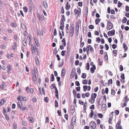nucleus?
<instances>
[{
    "instance_id": "obj_25",
    "label": "nucleus",
    "mask_w": 129,
    "mask_h": 129,
    "mask_svg": "<svg viewBox=\"0 0 129 129\" xmlns=\"http://www.w3.org/2000/svg\"><path fill=\"white\" fill-rule=\"evenodd\" d=\"M70 36L71 37H72L74 34V30L70 29Z\"/></svg>"
},
{
    "instance_id": "obj_41",
    "label": "nucleus",
    "mask_w": 129,
    "mask_h": 129,
    "mask_svg": "<svg viewBox=\"0 0 129 129\" xmlns=\"http://www.w3.org/2000/svg\"><path fill=\"white\" fill-rule=\"evenodd\" d=\"M5 101L4 99H2L0 102V106H1L3 105Z\"/></svg>"
},
{
    "instance_id": "obj_42",
    "label": "nucleus",
    "mask_w": 129,
    "mask_h": 129,
    "mask_svg": "<svg viewBox=\"0 0 129 129\" xmlns=\"http://www.w3.org/2000/svg\"><path fill=\"white\" fill-rule=\"evenodd\" d=\"M105 59L107 60H108V57L107 56V52H106L105 53Z\"/></svg>"
},
{
    "instance_id": "obj_57",
    "label": "nucleus",
    "mask_w": 129,
    "mask_h": 129,
    "mask_svg": "<svg viewBox=\"0 0 129 129\" xmlns=\"http://www.w3.org/2000/svg\"><path fill=\"white\" fill-rule=\"evenodd\" d=\"M55 94H58V91L57 89V88L56 87H55Z\"/></svg>"
},
{
    "instance_id": "obj_24",
    "label": "nucleus",
    "mask_w": 129,
    "mask_h": 129,
    "mask_svg": "<svg viewBox=\"0 0 129 129\" xmlns=\"http://www.w3.org/2000/svg\"><path fill=\"white\" fill-rule=\"evenodd\" d=\"M51 81H53L54 80V77L53 74H52L51 75Z\"/></svg>"
},
{
    "instance_id": "obj_7",
    "label": "nucleus",
    "mask_w": 129,
    "mask_h": 129,
    "mask_svg": "<svg viewBox=\"0 0 129 129\" xmlns=\"http://www.w3.org/2000/svg\"><path fill=\"white\" fill-rule=\"evenodd\" d=\"M22 41L23 45L24 46H26L27 45V42H26V38L25 37H23Z\"/></svg>"
},
{
    "instance_id": "obj_31",
    "label": "nucleus",
    "mask_w": 129,
    "mask_h": 129,
    "mask_svg": "<svg viewBox=\"0 0 129 129\" xmlns=\"http://www.w3.org/2000/svg\"><path fill=\"white\" fill-rule=\"evenodd\" d=\"M86 74L85 73H83L81 75V77L83 79H85L86 78Z\"/></svg>"
},
{
    "instance_id": "obj_38",
    "label": "nucleus",
    "mask_w": 129,
    "mask_h": 129,
    "mask_svg": "<svg viewBox=\"0 0 129 129\" xmlns=\"http://www.w3.org/2000/svg\"><path fill=\"white\" fill-rule=\"evenodd\" d=\"M87 81L86 79L82 81V83L84 84H86L87 83Z\"/></svg>"
},
{
    "instance_id": "obj_39",
    "label": "nucleus",
    "mask_w": 129,
    "mask_h": 129,
    "mask_svg": "<svg viewBox=\"0 0 129 129\" xmlns=\"http://www.w3.org/2000/svg\"><path fill=\"white\" fill-rule=\"evenodd\" d=\"M86 69L87 70H88L89 69V64L88 62H87L86 64Z\"/></svg>"
},
{
    "instance_id": "obj_44",
    "label": "nucleus",
    "mask_w": 129,
    "mask_h": 129,
    "mask_svg": "<svg viewBox=\"0 0 129 129\" xmlns=\"http://www.w3.org/2000/svg\"><path fill=\"white\" fill-rule=\"evenodd\" d=\"M23 9L24 10V11L25 12H26L27 11V8L26 7H24L23 8Z\"/></svg>"
},
{
    "instance_id": "obj_56",
    "label": "nucleus",
    "mask_w": 129,
    "mask_h": 129,
    "mask_svg": "<svg viewBox=\"0 0 129 129\" xmlns=\"http://www.w3.org/2000/svg\"><path fill=\"white\" fill-rule=\"evenodd\" d=\"M112 47L113 49H115L117 47V45L116 44H113L112 45Z\"/></svg>"
},
{
    "instance_id": "obj_58",
    "label": "nucleus",
    "mask_w": 129,
    "mask_h": 129,
    "mask_svg": "<svg viewBox=\"0 0 129 129\" xmlns=\"http://www.w3.org/2000/svg\"><path fill=\"white\" fill-rule=\"evenodd\" d=\"M53 34L55 36H56L57 35L56 30V28H55L54 29Z\"/></svg>"
},
{
    "instance_id": "obj_53",
    "label": "nucleus",
    "mask_w": 129,
    "mask_h": 129,
    "mask_svg": "<svg viewBox=\"0 0 129 129\" xmlns=\"http://www.w3.org/2000/svg\"><path fill=\"white\" fill-rule=\"evenodd\" d=\"M88 27L89 29H92L94 28V27L93 25H90Z\"/></svg>"
},
{
    "instance_id": "obj_5",
    "label": "nucleus",
    "mask_w": 129,
    "mask_h": 129,
    "mask_svg": "<svg viewBox=\"0 0 129 129\" xmlns=\"http://www.w3.org/2000/svg\"><path fill=\"white\" fill-rule=\"evenodd\" d=\"M115 30L114 29L111 31H109L108 33V35L109 36H112L115 35Z\"/></svg>"
},
{
    "instance_id": "obj_43",
    "label": "nucleus",
    "mask_w": 129,
    "mask_h": 129,
    "mask_svg": "<svg viewBox=\"0 0 129 129\" xmlns=\"http://www.w3.org/2000/svg\"><path fill=\"white\" fill-rule=\"evenodd\" d=\"M7 68L9 71H11L12 70V67L10 65H7Z\"/></svg>"
},
{
    "instance_id": "obj_11",
    "label": "nucleus",
    "mask_w": 129,
    "mask_h": 129,
    "mask_svg": "<svg viewBox=\"0 0 129 129\" xmlns=\"http://www.w3.org/2000/svg\"><path fill=\"white\" fill-rule=\"evenodd\" d=\"M66 73L64 68H63L62 70L61 74V76L62 78L63 77L65 76Z\"/></svg>"
},
{
    "instance_id": "obj_64",
    "label": "nucleus",
    "mask_w": 129,
    "mask_h": 129,
    "mask_svg": "<svg viewBox=\"0 0 129 129\" xmlns=\"http://www.w3.org/2000/svg\"><path fill=\"white\" fill-rule=\"evenodd\" d=\"M116 129H122V126L121 125H120L117 127H116Z\"/></svg>"
},
{
    "instance_id": "obj_22",
    "label": "nucleus",
    "mask_w": 129,
    "mask_h": 129,
    "mask_svg": "<svg viewBox=\"0 0 129 129\" xmlns=\"http://www.w3.org/2000/svg\"><path fill=\"white\" fill-rule=\"evenodd\" d=\"M32 79L34 83L35 84H36L37 83V81L36 77H32Z\"/></svg>"
},
{
    "instance_id": "obj_9",
    "label": "nucleus",
    "mask_w": 129,
    "mask_h": 129,
    "mask_svg": "<svg viewBox=\"0 0 129 129\" xmlns=\"http://www.w3.org/2000/svg\"><path fill=\"white\" fill-rule=\"evenodd\" d=\"M113 24H108V25L107 27V29L108 30H110L113 28Z\"/></svg>"
},
{
    "instance_id": "obj_19",
    "label": "nucleus",
    "mask_w": 129,
    "mask_h": 129,
    "mask_svg": "<svg viewBox=\"0 0 129 129\" xmlns=\"http://www.w3.org/2000/svg\"><path fill=\"white\" fill-rule=\"evenodd\" d=\"M113 53L114 54V56L115 57H116L117 55V50H114L113 51Z\"/></svg>"
},
{
    "instance_id": "obj_54",
    "label": "nucleus",
    "mask_w": 129,
    "mask_h": 129,
    "mask_svg": "<svg viewBox=\"0 0 129 129\" xmlns=\"http://www.w3.org/2000/svg\"><path fill=\"white\" fill-rule=\"evenodd\" d=\"M101 40L100 39L99 37H97L96 38V41L99 43Z\"/></svg>"
},
{
    "instance_id": "obj_17",
    "label": "nucleus",
    "mask_w": 129,
    "mask_h": 129,
    "mask_svg": "<svg viewBox=\"0 0 129 129\" xmlns=\"http://www.w3.org/2000/svg\"><path fill=\"white\" fill-rule=\"evenodd\" d=\"M106 109V105L104 104H103L102 105V109L103 110H105Z\"/></svg>"
},
{
    "instance_id": "obj_48",
    "label": "nucleus",
    "mask_w": 129,
    "mask_h": 129,
    "mask_svg": "<svg viewBox=\"0 0 129 129\" xmlns=\"http://www.w3.org/2000/svg\"><path fill=\"white\" fill-rule=\"evenodd\" d=\"M111 94L113 95H114L115 94V90L114 89H111Z\"/></svg>"
},
{
    "instance_id": "obj_52",
    "label": "nucleus",
    "mask_w": 129,
    "mask_h": 129,
    "mask_svg": "<svg viewBox=\"0 0 129 129\" xmlns=\"http://www.w3.org/2000/svg\"><path fill=\"white\" fill-rule=\"evenodd\" d=\"M125 10L127 12L129 11V7L128 6H126L125 7Z\"/></svg>"
},
{
    "instance_id": "obj_37",
    "label": "nucleus",
    "mask_w": 129,
    "mask_h": 129,
    "mask_svg": "<svg viewBox=\"0 0 129 129\" xmlns=\"http://www.w3.org/2000/svg\"><path fill=\"white\" fill-rule=\"evenodd\" d=\"M88 87L87 85H84L83 86V91H86L87 89V88Z\"/></svg>"
},
{
    "instance_id": "obj_14",
    "label": "nucleus",
    "mask_w": 129,
    "mask_h": 129,
    "mask_svg": "<svg viewBox=\"0 0 129 129\" xmlns=\"http://www.w3.org/2000/svg\"><path fill=\"white\" fill-rule=\"evenodd\" d=\"M69 3L68 2H67L66 5V8L67 10H69L70 8V5L69 4Z\"/></svg>"
},
{
    "instance_id": "obj_2",
    "label": "nucleus",
    "mask_w": 129,
    "mask_h": 129,
    "mask_svg": "<svg viewBox=\"0 0 129 129\" xmlns=\"http://www.w3.org/2000/svg\"><path fill=\"white\" fill-rule=\"evenodd\" d=\"M89 125L91 129H94L96 127V124L95 122L92 121L90 123Z\"/></svg>"
},
{
    "instance_id": "obj_55",
    "label": "nucleus",
    "mask_w": 129,
    "mask_h": 129,
    "mask_svg": "<svg viewBox=\"0 0 129 129\" xmlns=\"http://www.w3.org/2000/svg\"><path fill=\"white\" fill-rule=\"evenodd\" d=\"M60 25L64 26V23L62 20H60Z\"/></svg>"
},
{
    "instance_id": "obj_47",
    "label": "nucleus",
    "mask_w": 129,
    "mask_h": 129,
    "mask_svg": "<svg viewBox=\"0 0 129 129\" xmlns=\"http://www.w3.org/2000/svg\"><path fill=\"white\" fill-rule=\"evenodd\" d=\"M66 52V51L65 50H63L61 51V55L62 56H64L65 53Z\"/></svg>"
},
{
    "instance_id": "obj_26",
    "label": "nucleus",
    "mask_w": 129,
    "mask_h": 129,
    "mask_svg": "<svg viewBox=\"0 0 129 129\" xmlns=\"http://www.w3.org/2000/svg\"><path fill=\"white\" fill-rule=\"evenodd\" d=\"M127 20V19L125 17H124L122 20V23H124L126 22Z\"/></svg>"
},
{
    "instance_id": "obj_21",
    "label": "nucleus",
    "mask_w": 129,
    "mask_h": 129,
    "mask_svg": "<svg viewBox=\"0 0 129 129\" xmlns=\"http://www.w3.org/2000/svg\"><path fill=\"white\" fill-rule=\"evenodd\" d=\"M29 121V122H34V118L31 117H29L28 118Z\"/></svg>"
},
{
    "instance_id": "obj_46",
    "label": "nucleus",
    "mask_w": 129,
    "mask_h": 129,
    "mask_svg": "<svg viewBox=\"0 0 129 129\" xmlns=\"http://www.w3.org/2000/svg\"><path fill=\"white\" fill-rule=\"evenodd\" d=\"M122 5V3H120L119 1L118 3V7L119 8H120Z\"/></svg>"
},
{
    "instance_id": "obj_45",
    "label": "nucleus",
    "mask_w": 129,
    "mask_h": 129,
    "mask_svg": "<svg viewBox=\"0 0 129 129\" xmlns=\"http://www.w3.org/2000/svg\"><path fill=\"white\" fill-rule=\"evenodd\" d=\"M49 117H46V121L45 123H49Z\"/></svg>"
},
{
    "instance_id": "obj_4",
    "label": "nucleus",
    "mask_w": 129,
    "mask_h": 129,
    "mask_svg": "<svg viewBox=\"0 0 129 129\" xmlns=\"http://www.w3.org/2000/svg\"><path fill=\"white\" fill-rule=\"evenodd\" d=\"M76 122V119L75 118L74 119L73 117L72 118V122L71 123V126L72 128L74 127V125H75Z\"/></svg>"
},
{
    "instance_id": "obj_30",
    "label": "nucleus",
    "mask_w": 129,
    "mask_h": 129,
    "mask_svg": "<svg viewBox=\"0 0 129 129\" xmlns=\"http://www.w3.org/2000/svg\"><path fill=\"white\" fill-rule=\"evenodd\" d=\"M112 83V79H110L108 80V84L109 85L111 84Z\"/></svg>"
},
{
    "instance_id": "obj_13",
    "label": "nucleus",
    "mask_w": 129,
    "mask_h": 129,
    "mask_svg": "<svg viewBox=\"0 0 129 129\" xmlns=\"http://www.w3.org/2000/svg\"><path fill=\"white\" fill-rule=\"evenodd\" d=\"M75 72L74 73V71H73V69L71 71V75H70V78L72 79L74 77V76L75 75Z\"/></svg>"
},
{
    "instance_id": "obj_49",
    "label": "nucleus",
    "mask_w": 129,
    "mask_h": 129,
    "mask_svg": "<svg viewBox=\"0 0 129 129\" xmlns=\"http://www.w3.org/2000/svg\"><path fill=\"white\" fill-rule=\"evenodd\" d=\"M17 47V44L16 43H14V45L13 46V49L15 50V47Z\"/></svg>"
},
{
    "instance_id": "obj_6",
    "label": "nucleus",
    "mask_w": 129,
    "mask_h": 129,
    "mask_svg": "<svg viewBox=\"0 0 129 129\" xmlns=\"http://www.w3.org/2000/svg\"><path fill=\"white\" fill-rule=\"evenodd\" d=\"M75 111V107L74 106L72 105L71 107L70 112L72 115H73Z\"/></svg>"
},
{
    "instance_id": "obj_15",
    "label": "nucleus",
    "mask_w": 129,
    "mask_h": 129,
    "mask_svg": "<svg viewBox=\"0 0 129 129\" xmlns=\"http://www.w3.org/2000/svg\"><path fill=\"white\" fill-rule=\"evenodd\" d=\"M62 43V44L63 45L64 47L66 45V42L65 39V38H63L61 41Z\"/></svg>"
},
{
    "instance_id": "obj_36",
    "label": "nucleus",
    "mask_w": 129,
    "mask_h": 129,
    "mask_svg": "<svg viewBox=\"0 0 129 129\" xmlns=\"http://www.w3.org/2000/svg\"><path fill=\"white\" fill-rule=\"evenodd\" d=\"M125 102L126 103H127V101H128L129 100L128 98H127V95H126L125 96Z\"/></svg>"
},
{
    "instance_id": "obj_32",
    "label": "nucleus",
    "mask_w": 129,
    "mask_h": 129,
    "mask_svg": "<svg viewBox=\"0 0 129 129\" xmlns=\"http://www.w3.org/2000/svg\"><path fill=\"white\" fill-rule=\"evenodd\" d=\"M73 93L74 97H76V92L75 89H73Z\"/></svg>"
},
{
    "instance_id": "obj_8",
    "label": "nucleus",
    "mask_w": 129,
    "mask_h": 129,
    "mask_svg": "<svg viewBox=\"0 0 129 129\" xmlns=\"http://www.w3.org/2000/svg\"><path fill=\"white\" fill-rule=\"evenodd\" d=\"M91 99L89 100V101L91 104H93L94 102L95 99L93 98V94H92L91 95Z\"/></svg>"
},
{
    "instance_id": "obj_20",
    "label": "nucleus",
    "mask_w": 129,
    "mask_h": 129,
    "mask_svg": "<svg viewBox=\"0 0 129 129\" xmlns=\"http://www.w3.org/2000/svg\"><path fill=\"white\" fill-rule=\"evenodd\" d=\"M123 44V47L125 50V52L127 50V47L126 44L125 43H124Z\"/></svg>"
},
{
    "instance_id": "obj_12",
    "label": "nucleus",
    "mask_w": 129,
    "mask_h": 129,
    "mask_svg": "<svg viewBox=\"0 0 129 129\" xmlns=\"http://www.w3.org/2000/svg\"><path fill=\"white\" fill-rule=\"evenodd\" d=\"M96 69V67L95 65H93L92 67L90 69V71L91 73H93L94 72V70Z\"/></svg>"
},
{
    "instance_id": "obj_18",
    "label": "nucleus",
    "mask_w": 129,
    "mask_h": 129,
    "mask_svg": "<svg viewBox=\"0 0 129 129\" xmlns=\"http://www.w3.org/2000/svg\"><path fill=\"white\" fill-rule=\"evenodd\" d=\"M101 19L100 18H96L95 20V24L96 25H98L100 22Z\"/></svg>"
},
{
    "instance_id": "obj_23",
    "label": "nucleus",
    "mask_w": 129,
    "mask_h": 129,
    "mask_svg": "<svg viewBox=\"0 0 129 129\" xmlns=\"http://www.w3.org/2000/svg\"><path fill=\"white\" fill-rule=\"evenodd\" d=\"M43 4L44 6L46 8H47L48 5L46 1H44L43 2Z\"/></svg>"
},
{
    "instance_id": "obj_40",
    "label": "nucleus",
    "mask_w": 129,
    "mask_h": 129,
    "mask_svg": "<svg viewBox=\"0 0 129 129\" xmlns=\"http://www.w3.org/2000/svg\"><path fill=\"white\" fill-rule=\"evenodd\" d=\"M27 109V107H21L20 109L24 111L25 110H26Z\"/></svg>"
},
{
    "instance_id": "obj_61",
    "label": "nucleus",
    "mask_w": 129,
    "mask_h": 129,
    "mask_svg": "<svg viewBox=\"0 0 129 129\" xmlns=\"http://www.w3.org/2000/svg\"><path fill=\"white\" fill-rule=\"evenodd\" d=\"M90 93L89 92L86 93H85V96L87 97H89L90 95Z\"/></svg>"
},
{
    "instance_id": "obj_51",
    "label": "nucleus",
    "mask_w": 129,
    "mask_h": 129,
    "mask_svg": "<svg viewBox=\"0 0 129 129\" xmlns=\"http://www.w3.org/2000/svg\"><path fill=\"white\" fill-rule=\"evenodd\" d=\"M79 24L77 23H76V30H79Z\"/></svg>"
},
{
    "instance_id": "obj_27",
    "label": "nucleus",
    "mask_w": 129,
    "mask_h": 129,
    "mask_svg": "<svg viewBox=\"0 0 129 129\" xmlns=\"http://www.w3.org/2000/svg\"><path fill=\"white\" fill-rule=\"evenodd\" d=\"M121 120L120 119L119 120L116 124V127H117L118 126H120V125L121 124Z\"/></svg>"
},
{
    "instance_id": "obj_50",
    "label": "nucleus",
    "mask_w": 129,
    "mask_h": 129,
    "mask_svg": "<svg viewBox=\"0 0 129 129\" xmlns=\"http://www.w3.org/2000/svg\"><path fill=\"white\" fill-rule=\"evenodd\" d=\"M35 61H36V62L37 64L39 65V59L38 58H36L35 59Z\"/></svg>"
},
{
    "instance_id": "obj_33",
    "label": "nucleus",
    "mask_w": 129,
    "mask_h": 129,
    "mask_svg": "<svg viewBox=\"0 0 129 129\" xmlns=\"http://www.w3.org/2000/svg\"><path fill=\"white\" fill-rule=\"evenodd\" d=\"M60 20H62L63 22L65 21L66 18L64 15H62V17Z\"/></svg>"
},
{
    "instance_id": "obj_63",
    "label": "nucleus",
    "mask_w": 129,
    "mask_h": 129,
    "mask_svg": "<svg viewBox=\"0 0 129 129\" xmlns=\"http://www.w3.org/2000/svg\"><path fill=\"white\" fill-rule=\"evenodd\" d=\"M48 97H46L45 98H44V101L46 102L47 103H48Z\"/></svg>"
},
{
    "instance_id": "obj_1",
    "label": "nucleus",
    "mask_w": 129,
    "mask_h": 129,
    "mask_svg": "<svg viewBox=\"0 0 129 129\" xmlns=\"http://www.w3.org/2000/svg\"><path fill=\"white\" fill-rule=\"evenodd\" d=\"M31 49L32 52L33 54H35V52L36 50L37 51V49L36 48V46L35 44H32L31 45Z\"/></svg>"
},
{
    "instance_id": "obj_62",
    "label": "nucleus",
    "mask_w": 129,
    "mask_h": 129,
    "mask_svg": "<svg viewBox=\"0 0 129 129\" xmlns=\"http://www.w3.org/2000/svg\"><path fill=\"white\" fill-rule=\"evenodd\" d=\"M116 85L118 86H120V82L119 80H117L116 81Z\"/></svg>"
},
{
    "instance_id": "obj_28",
    "label": "nucleus",
    "mask_w": 129,
    "mask_h": 129,
    "mask_svg": "<svg viewBox=\"0 0 129 129\" xmlns=\"http://www.w3.org/2000/svg\"><path fill=\"white\" fill-rule=\"evenodd\" d=\"M22 104L21 102H18V104H17L18 106L19 107V108L20 109L22 107H22Z\"/></svg>"
},
{
    "instance_id": "obj_59",
    "label": "nucleus",
    "mask_w": 129,
    "mask_h": 129,
    "mask_svg": "<svg viewBox=\"0 0 129 129\" xmlns=\"http://www.w3.org/2000/svg\"><path fill=\"white\" fill-rule=\"evenodd\" d=\"M115 113L116 115H118L119 113V111L118 110H115Z\"/></svg>"
},
{
    "instance_id": "obj_16",
    "label": "nucleus",
    "mask_w": 129,
    "mask_h": 129,
    "mask_svg": "<svg viewBox=\"0 0 129 129\" xmlns=\"http://www.w3.org/2000/svg\"><path fill=\"white\" fill-rule=\"evenodd\" d=\"M94 114V113L93 110H91V112L89 114V116L90 118H92L93 116V115Z\"/></svg>"
},
{
    "instance_id": "obj_3",
    "label": "nucleus",
    "mask_w": 129,
    "mask_h": 129,
    "mask_svg": "<svg viewBox=\"0 0 129 129\" xmlns=\"http://www.w3.org/2000/svg\"><path fill=\"white\" fill-rule=\"evenodd\" d=\"M26 91L27 93L30 92V93H32L34 91V90L32 88H30L29 87H26Z\"/></svg>"
},
{
    "instance_id": "obj_10",
    "label": "nucleus",
    "mask_w": 129,
    "mask_h": 129,
    "mask_svg": "<svg viewBox=\"0 0 129 129\" xmlns=\"http://www.w3.org/2000/svg\"><path fill=\"white\" fill-rule=\"evenodd\" d=\"M23 97H22L21 96H19L17 98V100L18 101H26V100L23 99Z\"/></svg>"
},
{
    "instance_id": "obj_35",
    "label": "nucleus",
    "mask_w": 129,
    "mask_h": 129,
    "mask_svg": "<svg viewBox=\"0 0 129 129\" xmlns=\"http://www.w3.org/2000/svg\"><path fill=\"white\" fill-rule=\"evenodd\" d=\"M113 118L112 117H110L109 119L108 120V122L109 123L111 124L112 123L111 122L112 120L113 119Z\"/></svg>"
},
{
    "instance_id": "obj_60",
    "label": "nucleus",
    "mask_w": 129,
    "mask_h": 129,
    "mask_svg": "<svg viewBox=\"0 0 129 129\" xmlns=\"http://www.w3.org/2000/svg\"><path fill=\"white\" fill-rule=\"evenodd\" d=\"M76 90L77 91H80V87H78L76 88Z\"/></svg>"
},
{
    "instance_id": "obj_34",
    "label": "nucleus",
    "mask_w": 129,
    "mask_h": 129,
    "mask_svg": "<svg viewBox=\"0 0 129 129\" xmlns=\"http://www.w3.org/2000/svg\"><path fill=\"white\" fill-rule=\"evenodd\" d=\"M89 47L90 48L89 50H90V51L92 52H93L94 51L93 48L91 47L90 45H89Z\"/></svg>"
},
{
    "instance_id": "obj_29",
    "label": "nucleus",
    "mask_w": 129,
    "mask_h": 129,
    "mask_svg": "<svg viewBox=\"0 0 129 129\" xmlns=\"http://www.w3.org/2000/svg\"><path fill=\"white\" fill-rule=\"evenodd\" d=\"M55 85V83L53 84L50 87V88L51 89H53L54 88H55V87H56Z\"/></svg>"
}]
</instances>
